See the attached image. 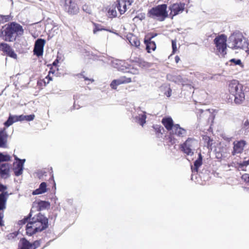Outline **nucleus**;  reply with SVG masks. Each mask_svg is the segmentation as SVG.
<instances>
[{
    "mask_svg": "<svg viewBox=\"0 0 249 249\" xmlns=\"http://www.w3.org/2000/svg\"><path fill=\"white\" fill-rule=\"evenodd\" d=\"M48 218L39 213L30 219L29 222L26 225V233L31 236L36 232L41 231L48 227Z\"/></svg>",
    "mask_w": 249,
    "mask_h": 249,
    "instance_id": "obj_1",
    "label": "nucleus"
},
{
    "mask_svg": "<svg viewBox=\"0 0 249 249\" xmlns=\"http://www.w3.org/2000/svg\"><path fill=\"white\" fill-rule=\"evenodd\" d=\"M23 33L22 27L15 22L8 24L6 28L1 31L3 39L9 42L15 40L17 35H21Z\"/></svg>",
    "mask_w": 249,
    "mask_h": 249,
    "instance_id": "obj_2",
    "label": "nucleus"
},
{
    "mask_svg": "<svg viewBox=\"0 0 249 249\" xmlns=\"http://www.w3.org/2000/svg\"><path fill=\"white\" fill-rule=\"evenodd\" d=\"M244 86L237 80L231 81L229 85V90L230 94L234 97V103L241 104L245 100Z\"/></svg>",
    "mask_w": 249,
    "mask_h": 249,
    "instance_id": "obj_3",
    "label": "nucleus"
},
{
    "mask_svg": "<svg viewBox=\"0 0 249 249\" xmlns=\"http://www.w3.org/2000/svg\"><path fill=\"white\" fill-rule=\"evenodd\" d=\"M167 5L166 4L158 5L151 8L149 14L152 18L162 21L168 17Z\"/></svg>",
    "mask_w": 249,
    "mask_h": 249,
    "instance_id": "obj_4",
    "label": "nucleus"
},
{
    "mask_svg": "<svg viewBox=\"0 0 249 249\" xmlns=\"http://www.w3.org/2000/svg\"><path fill=\"white\" fill-rule=\"evenodd\" d=\"M227 36L224 34L217 36L213 40L215 53L221 57L227 54Z\"/></svg>",
    "mask_w": 249,
    "mask_h": 249,
    "instance_id": "obj_5",
    "label": "nucleus"
},
{
    "mask_svg": "<svg viewBox=\"0 0 249 249\" xmlns=\"http://www.w3.org/2000/svg\"><path fill=\"white\" fill-rule=\"evenodd\" d=\"M229 43L234 49H243L247 45V43L240 33H234L229 37Z\"/></svg>",
    "mask_w": 249,
    "mask_h": 249,
    "instance_id": "obj_6",
    "label": "nucleus"
},
{
    "mask_svg": "<svg viewBox=\"0 0 249 249\" xmlns=\"http://www.w3.org/2000/svg\"><path fill=\"white\" fill-rule=\"evenodd\" d=\"M197 145V141L194 139L188 138L182 146V150L187 155L192 156Z\"/></svg>",
    "mask_w": 249,
    "mask_h": 249,
    "instance_id": "obj_7",
    "label": "nucleus"
},
{
    "mask_svg": "<svg viewBox=\"0 0 249 249\" xmlns=\"http://www.w3.org/2000/svg\"><path fill=\"white\" fill-rule=\"evenodd\" d=\"M109 60L110 64L118 71L129 72V65L125 61L114 58H111Z\"/></svg>",
    "mask_w": 249,
    "mask_h": 249,
    "instance_id": "obj_8",
    "label": "nucleus"
},
{
    "mask_svg": "<svg viewBox=\"0 0 249 249\" xmlns=\"http://www.w3.org/2000/svg\"><path fill=\"white\" fill-rule=\"evenodd\" d=\"M64 8L67 12L71 15L76 14L79 10L77 4L73 0H65Z\"/></svg>",
    "mask_w": 249,
    "mask_h": 249,
    "instance_id": "obj_9",
    "label": "nucleus"
},
{
    "mask_svg": "<svg viewBox=\"0 0 249 249\" xmlns=\"http://www.w3.org/2000/svg\"><path fill=\"white\" fill-rule=\"evenodd\" d=\"M185 3L179 2L174 3L170 6L169 8L171 11L170 15L172 17V18L183 12L185 9Z\"/></svg>",
    "mask_w": 249,
    "mask_h": 249,
    "instance_id": "obj_10",
    "label": "nucleus"
},
{
    "mask_svg": "<svg viewBox=\"0 0 249 249\" xmlns=\"http://www.w3.org/2000/svg\"><path fill=\"white\" fill-rule=\"evenodd\" d=\"M45 44V40L43 39H37L35 44L34 53L38 57L42 56L43 53L44 46Z\"/></svg>",
    "mask_w": 249,
    "mask_h": 249,
    "instance_id": "obj_11",
    "label": "nucleus"
},
{
    "mask_svg": "<svg viewBox=\"0 0 249 249\" xmlns=\"http://www.w3.org/2000/svg\"><path fill=\"white\" fill-rule=\"evenodd\" d=\"M50 206V204L49 202L46 201H39L37 202H34L33 203V206L32 209L31 210V212L29 213V216L31 217L33 214V209L35 208H37V210L38 211H40L49 208Z\"/></svg>",
    "mask_w": 249,
    "mask_h": 249,
    "instance_id": "obj_12",
    "label": "nucleus"
},
{
    "mask_svg": "<svg viewBox=\"0 0 249 249\" xmlns=\"http://www.w3.org/2000/svg\"><path fill=\"white\" fill-rule=\"evenodd\" d=\"M0 50L5 53L9 57L14 59L17 58V55L13 49L7 44L2 43L0 44Z\"/></svg>",
    "mask_w": 249,
    "mask_h": 249,
    "instance_id": "obj_13",
    "label": "nucleus"
},
{
    "mask_svg": "<svg viewBox=\"0 0 249 249\" xmlns=\"http://www.w3.org/2000/svg\"><path fill=\"white\" fill-rule=\"evenodd\" d=\"M246 144V142L243 140L234 142L232 155H235L242 153Z\"/></svg>",
    "mask_w": 249,
    "mask_h": 249,
    "instance_id": "obj_14",
    "label": "nucleus"
},
{
    "mask_svg": "<svg viewBox=\"0 0 249 249\" xmlns=\"http://www.w3.org/2000/svg\"><path fill=\"white\" fill-rule=\"evenodd\" d=\"M25 162V159H22L19 162H14L13 163V171L15 176L18 177L23 173L24 168V164Z\"/></svg>",
    "mask_w": 249,
    "mask_h": 249,
    "instance_id": "obj_15",
    "label": "nucleus"
},
{
    "mask_svg": "<svg viewBox=\"0 0 249 249\" xmlns=\"http://www.w3.org/2000/svg\"><path fill=\"white\" fill-rule=\"evenodd\" d=\"M131 82L130 78L122 76L117 79L113 80L110 84V87L113 89H116L117 86L123 84L129 83Z\"/></svg>",
    "mask_w": 249,
    "mask_h": 249,
    "instance_id": "obj_16",
    "label": "nucleus"
},
{
    "mask_svg": "<svg viewBox=\"0 0 249 249\" xmlns=\"http://www.w3.org/2000/svg\"><path fill=\"white\" fill-rule=\"evenodd\" d=\"M10 166L8 163H2L0 165V176L2 178H7L9 177Z\"/></svg>",
    "mask_w": 249,
    "mask_h": 249,
    "instance_id": "obj_17",
    "label": "nucleus"
},
{
    "mask_svg": "<svg viewBox=\"0 0 249 249\" xmlns=\"http://www.w3.org/2000/svg\"><path fill=\"white\" fill-rule=\"evenodd\" d=\"M171 133L176 135L178 137H183L186 135L187 131L185 129L181 127L179 124H175Z\"/></svg>",
    "mask_w": 249,
    "mask_h": 249,
    "instance_id": "obj_18",
    "label": "nucleus"
},
{
    "mask_svg": "<svg viewBox=\"0 0 249 249\" xmlns=\"http://www.w3.org/2000/svg\"><path fill=\"white\" fill-rule=\"evenodd\" d=\"M156 36L157 34H155L149 38L144 39V43L146 45V50L148 53H150L151 51H155L156 48L155 42L151 40V39Z\"/></svg>",
    "mask_w": 249,
    "mask_h": 249,
    "instance_id": "obj_19",
    "label": "nucleus"
},
{
    "mask_svg": "<svg viewBox=\"0 0 249 249\" xmlns=\"http://www.w3.org/2000/svg\"><path fill=\"white\" fill-rule=\"evenodd\" d=\"M8 134L5 128L0 130V147L5 148L7 146Z\"/></svg>",
    "mask_w": 249,
    "mask_h": 249,
    "instance_id": "obj_20",
    "label": "nucleus"
},
{
    "mask_svg": "<svg viewBox=\"0 0 249 249\" xmlns=\"http://www.w3.org/2000/svg\"><path fill=\"white\" fill-rule=\"evenodd\" d=\"M161 122L167 130L172 131L174 128L175 124H174L173 121L171 117L163 118Z\"/></svg>",
    "mask_w": 249,
    "mask_h": 249,
    "instance_id": "obj_21",
    "label": "nucleus"
},
{
    "mask_svg": "<svg viewBox=\"0 0 249 249\" xmlns=\"http://www.w3.org/2000/svg\"><path fill=\"white\" fill-rule=\"evenodd\" d=\"M9 196L7 192H4L0 194V211L6 208V202Z\"/></svg>",
    "mask_w": 249,
    "mask_h": 249,
    "instance_id": "obj_22",
    "label": "nucleus"
},
{
    "mask_svg": "<svg viewBox=\"0 0 249 249\" xmlns=\"http://www.w3.org/2000/svg\"><path fill=\"white\" fill-rule=\"evenodd\" d=\"M167 78L176 83L178 84H181L184 85L185 84V81L180 75H167Z\"/></svg>",
    "mask_w": 249,
    "mask_h": 249,
    "instance_id": "obj_23",
    "label": "nucleus"
},
{
    "mask_svg": "<svg viewBox=\"0 0 249 249\" xmlns=\"http://www.w3.org/2000/svg\"><path fill=\"white\" fill-rule=\"evenodd\" d=\"M47 191V184L45 182H42L39 188L34 191L32 193L33 195H37L43 194Z\"/></svg>",
    "mask_w": 249,
    "mask_h": 249,
    "instance_id": "obj_24",
    "label": "nucleus"
},
{
    "mask_svg": "<svg viewBox=\"0 0 249 249\" xmlns=\"http://www.w3.org/2000/svg\"><path fill=\"white\" fill-rule=\"evenodd\" d=\"M117 7L120 14H124L128 8L126 7V4L124 3V2L121 1L120 0H117Z\"/></svg>",
    "mask_w": 249,
    "mask_h": 249,
    "instance_id": "obj_25",
    "label": "nucleus"
},
{
    "mask_svg": "<svg viewBox=\"0 0 249 249\" xmlns=\"http://www.w3.org/2000/svg\"><path fill=\"white\" fill-rule=\"evenodd\" d=\"M145 113V112H143L142 114H139L138 116H136L135 118L136 122L142 126H143L146 122V116Z\"/></svg>",
    "mask_w": 249,
    "mask_h": 249,
    "instance_id": "obj_26",
    "label": "nucleus"
},
{
    "mask_svg": "<svg viewBox=\"0 0 249 249\" xmlns=\"http://www.w3.org/2000/svg\"><path fill=\"white\" fill-rule=\"evenodd\" d=\"M200 114L198 116V118L199 120L204 118L206 120L208 121L212 116V114L209 111V109H206L205 110H200Z\"/></svg>",
    "mask_w": 249,
    "mask_h": 249,
    "instance_id": "obj_27",
    "label": "nucleus"
},
{
    "mask_svg": "<svg viewBox=\"0 0 249 249\" xmlns=\"http://www.w3.org/2000/svg\"><path fill=\"white\" fill-rule=\"evenodd\" d=\"M202 156L201 153L198 154V158L194 162V167H192L193 172H197L198 168L202 165Z\"/></svg>",
    "mask_w": 249,
    "mask_h": 249,
    "instance_id": "obj_28",
    "label": "nucleus"
},
{
    "mask_svg": "<svg viewBox=\"0 0 249 249\" xmlns=\"http://www.w3.org/2000/svg\"><path fill=\"white\" fill-rule=\"evenodd\" d=\"M20 243L22 245L21 249H34V246L24 238L20 240Z\"/></svg>",
    "mask_w": 249,
    "mask_h": 249,
    "instance_id": "obj_29",
    "label": "nucleus"
},
{
    "mask_svg": "<svg viewBox=\"0 0 249 249\" xmlns=\"http://www.w3.org/2000/svg\"><path fill=\"white\" fill-rule=\"evenodd\" d=\"M128 39L129 40L130 44L132 46H135L136 47H138L140 45V42L139 40L135 36L131 35L128 37Z\"/></svg>",
    "mask_w": 249,
    "mask_h": 249,
    "instance_id": "obj_30",
    "label": "nucleus"
},
{
    "mask_svg": "<svg viewBox=\"0 0 249 249\" xmlns=\"http://www.w3.org/2000/svg\"><path fill=\"white\" fill-rule=\"evenodd\" d=\"M12 18L10 15H0V22L4 23L10 21Z\"/></svg>",
    "mask_w": 249,
    "mask_h": 249,
    "instance_id": "obj_31",
    "label": "nucleus"
},
{
    "mask_svg": "<svg viewBox=\"0 0 249 249\" xmlns=\"http://www.w3.org/2000/svg\"><path fill=\"white\" fill-rule=\"evenodd\" d=\"M153 128L156 132L158 137H160V135L162 134V131H164V128L162 126L159 125H155L153 126Z\"/></svg>",
    "mask_w": 249,
    "mask_h": 249,
    "instance_id": "obj_32",
    "label": "nucleus"
},
{
    "mask_svg": "<svg viewBox=\"0 0 249 249\" xmlns=\"http://www.w3.org/2000/svg\"><path fill=\"white\" fill-rule=\"evenodd\" d=\"M10 160V157L8 155H4L0 153V162L2 161H6Z\"/></svg>",
    "mask_w": 249,
    "mask_h": 249,
    "instance_id": "obj_33",
    "label": "nucleus"
},
{
    "mask_svg": "<svg viewBox=\"0 0 249 249\" xmlns=\"http://www.w3.org/2000/svg\"><path fill=\"white\" fill-rule=\"evenodd\" d=\"M103 30H106L109 31L110 32H112L110 30H106L102 27L101 25L95 24V27L93 29V32L94 34H95L98 31H101Z\"/></svg>",
    "mask_w": 249,
    "mask_h": 249,
    "instance_id": "obj_34",
    "label": "nucleus"
},
{
    "mask_svg": "<svg viewBox=\"0 0 249 249\" xmlns=\"http://www.w3.org/2000/svg\"><path fill=\"white\" fill-rule=\"evenodd\" d=\"M230 62L233 63L235 65H239L241 67H243V65L240 59L232 58L230 60Z\"/></svg>",
    "mask_w": 249,
    "mask_h": 249,
    "instance_id": "obj_35",
    "label": "nucleus"
},
{
    "mask_svg": "<svg viewBox=\"0 0 249 249\" xmlns=\"http://www.w3.org/2000/svg\"><path fill=\"white\" fill-rule=\"evenodd\" d=\"M12 115H10L8 120L4 123V124L7 127L10 126L14 124L13 121L12 120Z\"/></svg>",
    "mask_w": 249,
    "mask_h": 249,
    "instance_id": "obj_36",
    "label": "nucleus"
},
{
    "mask_svg": "<svg viewBox=\"0 0 249 249\" xmlns=\"http://www.w3.org/2000/svg\"><path fill=\"white\" fill-rule=\"evenodd\" d=\"M82 9L87 13L91 14V7L87 4H84L82 7Z\"/></svg>",
    "mask_w": 249,
    "mask_h": 249,
    "instance_id": "obj_37",
    "label": "nucleus"
},
{
    "mask_svg": "<svg viewBox=\"0 0 249 249\" xmlns=\"http://www.w3.org/2000/svg\"><path fill=\"white\" fill-rule=\"evenodd\" d=\"M35 116L34 114H31L29 115H24V120L27 121H31L35 119Z\"/></svg>",
    "mask_w": 249,
    "mask_h": 249,
    "instance_id": "obj_38",
    "label": "nucleus"
},
{
    "mask_svg": "<svg viewBox=\"0 0 249 249\" xmlns=\"http://www.w3.org/2000/svg\"><path fill=\"white\" fill-rule=\"evenodd\" d=\"M121 1H123L124 3L126 4V6L127 8H129V7L132 5V4L134 2V0H120Z\"/></svg>",
    "mask_w": 249,
    "mask_h": 249,
    "instance_id": "obj_39",
    "label": "nucleus"
},
{
    "mask_svg": "<svg viewBox=\"0 0 249 249\" xmlns=\"http://www.w3.org/2000/svg\"><path fill=\"white\" fill-rule=\"evenodd\" d=\"M242 179L244 180L247 183H249V175L247 174H245L242 175Z\"/></svg>",
    "mask_w": 249,
    "mask_h": 249,
    "instance_id": "obj_40",
    "label": "nucleus"
},
{
    "mask_svg": "<svg viewBox=\"0 0 249 249\" xmlns=\"http://www.w3.org/2000/svg\"><path fill=\"white\" fill-rule=\"evenodd\" d=\"M172 49H173V53H175L177 51V50L176 40H173L172 41Z\"/></svg>",
    "mask_w": 249,
    "mask_h": 249,
    "instance_id": "obj_41",
    "label": "nucleus"
},
{
    "mask_svg": "<svg viewBox=\"0 0 249 249\" xmlns=\"http://www.w3.org/2000/svg\"><path fill=\"white\" fill-rule=\"evenodd\" d=\"M28 217H24L23 219L19 220L18 222V224L22 225L25 224L28 221Z\"/></svg>",
    "mask_w": 249,
    "mask_h": 249,
    "instance_id": "obj_42",
    "label": "nucleus"
},
{
    "mask_svg": "<svg viewBox=\"0 0 249 249\" xmlns=\"http://www.w3.org/2000/svg\"><path fill=\"white\" fill-rule=\"evenodd\" d=\"M7 186L0 183V192H4L7 189Z\"/></svg>",
    "mask_w": 249,
    "mask_h": 249,
    "instance_id": "obj_43",
    "label": "nucleus"
},
{
    "mask_svg": "<svg viewBox=\"0 0 249 249\" xmlns=\"http://www.w3.org/2000/svg\"><path fill=\"white\" fill-rule=\"evenodd\" d=\"M3 213H0V226H2L4 225L3 222Z\"/></svg>",
    "mask_w": 249,
    "mask_h": 249,
    "instance_id": "obj_44",
    "label": "nucleus"
},
{
    "mask_svg": "<svg viewBox=\"0 0 249 249\" xmlns=\"http://www.w3.org/2000/svg\"><path fill=\"white\" fill-rule=\"evenodd\" d=\"M40 245V243L39 241H36L34 242L33 244H32V245L34 246V248L35 249L37 247H38Z\"/></svg>",
    "mask_w": 249,
    "mask_h": 249,
    "instance_id": "obj_45",
    "label": "nucleus"
},
{
    "mask_svg": "<svg viewBox=\"0 0 249 249\" xmlns=\"http://www.w3.org/2000/svg\"><path fill=\"white\" fill-rule=\"evenodd\" d=\"M12 120L13 121L14 123L18 122V115H12Z\"/></svg>",
    "mask_w": 249,
    "mask_h": 249,
    "instance_id": "obj_46",
    "label": "nucleus"
},
{
    "mask_svg": "<svg viewBox=\"0 0 249 249\" xmlns=\"http://www.w3.org/2000/svg\"><path fill=\"white\" fill-rule=\"evenodd\" d=\"M244 126L246 129H249V122L248 120L245 122Z\"/></svg>",
    "mask_w": 249,
    "mask_h": 249,
    "instance_id": "obj_47",
    "label": "nucleus"
},
{
    "mask_svg": "<svg viewBox=\"0 0 249 249\" xmlns=\"http://www.w3.org/2000/svg\"><path fill=\"white\" fill-rule=\"evenodd\" d=\"M109 13H110V15L114 17L117 16V13L115 10H110L109 11Z\"/></svg>",
    "mask_w": 249,
    "mask_h": 249,
    "instance_id": "obj_48",
    "label": "nucleus"
},
{
    "mask_svg": "<svg viewBox=\"0 0 249 249\" xmlns=\"http://www.w3.org/2000/svg\"><path fill=\"white\" fill-rule=\"evenodd\" d=\"M18 121H24V115H20L18 116Z\"/></svg>",
    "mask_w": 249,
    "mask_h": 249,
    "instance_id": "obj_49",
    "label": "nucleus"
},
{
    "mask_svg": "<svg viewBox=\"0 0 249 249\" xmlns=\"http://www.w3.org/2000/svg\"><path fill=\"white\" fill-rule=\"evenodd\" d=\"M172 93V90L170 88H168V91L166 93H165V94L167 97H170Z\"/></svg>",
    "mask_w": 249,
    "mask_h": 249,
    "instance_id": "obj_50",
    "label": "nucleus"
},
{
    "mask_svg": "<svg viewBox=\"0 0 249 249\" xmlns=\"http://www.w3.org/2000/svg\"><path fill=\"white\" fill-rule=\"evenodd\" d=\"M46 79H47V84H49V83L50 82V81H52V78L51 77H50L49 76V75H47L46 77H45Z\"/></svg>",
    "mask_w": 249,
    "mask_h": 249,
    "instance_id": "obj_51",
    "label": "nucleus"
},
{
    "mask_svg": "<svg viewBox=\"0 0 249 249\" xmlns=\"http://www.w3.org/2000/svg\"><path fill=\"white\" fill-rule=\"evenodd\" d=\"M130 72L134 74H137L139 73V71L137 69H134L133 70V71H131Z\"/></svg>",
    "mask_w": 249,
    "mask_h": 249,
    "instance_id": "obj_52",
    "label": "nucleus"
},
{
    "mask_svg": "<svg viewBox=\"0 0 249 249\" xmlns=\"http://www.w3.org/2000/svg\"><path fill=\"white\" fill-rule=\"evenodd\" d=\"M15 160H16L17 162H19L20 160H22L19 159L17 156L14 155Z\"/></svg>",
    "mask_w": 249,
    "mask_h": 249,
    "instance_id": "obj_53",
    "label": "nucleus"
},
{
    "mask_svg": "<svg viewBox=\"0 0 249 249\" xmlns=\"http://www.w3.org/2000/svg\"><path fill=\"white\" fill-rule=\"evenodd\" d=\"M58 63V59H56L54 61V62H53V66H56L57 65V64Z\"/></svg>",
    "mask_w": 249,
    "mask_h": 249,
    "instance_id": "obj_54",
    "label": "nucleus"
},
{
    "mask_svg": "<svg viewBox=\"0 0 249 249\" xmlns=\"http://www.w3.org/2000/svg\"><path fill=\"white\" fill-rule=\"evenodd\" d=\"M179 60H180V58H179V56H176L175 57V61H176V63H178Z\"/></svg>",
    "mask_w": 249,
    "mask_h": 249,
    "instance_id": "obj_55",
    "label": "nucleus"
},
{
    "mask_svg": "<svg viewBox=\"0 0 249 249\" xmlns=\"http://www.w3.org/2000/svg\"><path fill=\"white\" fill-rule=\"evenodd\" d=\"M47 79H46V78H45L44 79V85L46 86L47 84H48L47 83Z\"/></svg>",
    "mask_w": 249,
    "mask_h": 249,
    "instance_id": "obj_56",
    "label": "nucleus"
},
{
    "mask_svg": "<svg viewBox=\"0 0 249 249\" xmlns=\"http://www.w3.org/2000/svg\"><path fill=\"white\" fill-rule=\"evenodd\" d=\"M85 80H91L92 82H93L94 80L93 79H89L88 78H85Z\"/></svg>",
    "mask_w": 249,
    "mask_h": 249,
    "instance_id": "obj_57",
    "label": "nucleus"
}]
</instances>
